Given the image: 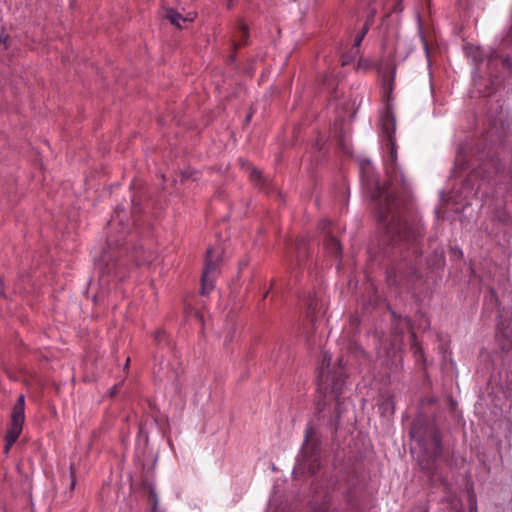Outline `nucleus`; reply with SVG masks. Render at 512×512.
I'll return each instance as SVG.
<instances>
[{
    "label": "nucleus",
    "mask_w": 512,
    "mask_h": 512,
    "mask_svg": "<svg viewBox=\"0 0 512 512\" xmlns=\"http://www.w3.org/2000/svg\"><path fill=\"white\" fill-rule=\"evenodd\" d=\"M373 199L379 223L386 233L389 244L396 246L401 257V261L388 270L387 283L390 287H407L417 276L422 226L406 218L402 211L403 201L398 198L390 185L377 184Z\"/></svg>",
    "instance_id": "1"
},
{
    "label": "nucleus",
    "mask_w": 512,
    "mask_h": 512,
    "mask_svg": "<svg viewBox=\"0 0 512 512\" xmlns=\"http://www.w3.org/2000/svg\"><path fill=\"white\" fill-rule=\"evenodd\" d=\"M331 355L323 354L322 363L319 367L318 390L323 394V401L319 402L317 409L322 413L327 403L335 402L333 414L330 416V425L336 430L345 413L351 408V402L344 395V373L342 360H339V367L334 371L330 370Z\"/></svg>",
    "instance_id": "2"
},
{
    "label": "nucleus",
    "mask_w": 512,
    "mask_h": 512,
    "mask_svg": "<svg viewBox=\"0 0 512 512\" xmlns=\"http://www.w3.org/2000/svg\"><path fill=\"white\" fill-rule=\"evenodd\" d=\"M411 438L417 443L419 453L417 461L422 470L434 474L435 461L441 456V437L436 425L424 418L413 421L410 429Z\"/></svg>",
    "instance_id": "3"
},
{
    "label": "nucleus",
    "mask_w": 512,
    "mask_h": 512,
    "mask_svg": "<svg viewBox=\"0 0 512 512\" xmlns=\"http://www.w3.org/2000/svg\"><path fill=\"white\" fill-rule=\"evenodd\" d=\"M380 127L382 136L386 138V145L389 150L388 154L384 158L386 174L390 178L391 184H401L403 187H406L407 183L405 176L396 163L397 151L394 139L396 120L389 108H387L381 115Z\"/></svg>",
    "instance_id": "4"
},
{
    "label": "nucleus",
    "mask_w": 512,
    "mask_h": 512,
    "mask_svg": "<svg viewBox=\"0 0 512 512\" xmlns=\"http://www.w3.org/2000/svg\"><path fill=\"white\" fill-rule=\"evenodd\" d=\"M320 468V441L316 429L308 424L305 430L304 443L298 455L294 474H315Z\"/></svg>",
    "instance_id": "5"
},
{
    "label": "nucleus",
    "mask_w": 512,
    "mask_h": 512,
    "mask_svg": "<svg viewBox=\"0 0 512 512\" xmlns=\"http://www.w3.org/2000/svg\"><path fill=\"white\" fill-rule=\"evenodd\" d=\"M126 250L125 248V251ZM123 251L124 248L119 247L118 244L114 246L110 241L108 242V249L103 251L98 262L101 292L95 296V299L97 297H103L104 289L109 286L112 280H120L123 278L122 266L117 263V257L121 256Z\"/></svg>",
    "instance_id": "6"
},
{
    "label": "nucleus",
    "mask_w": 512,
    "mask_h": 512,
    "mask_svg": "<svg viewBox=\"0 0 512 512\" xmlns=\"http://www.w3.org/2000/svg\"><path fill=\"white\" fill-rule=\"evenodd\" d=\"M221 249L210 247L207 249L202 273V294L206 295L213 288L218 273Z\"/></svg>",
    "instance_id": "7"
},
{
    "label": "nucleus",
    "mask_w": 512,
    "mask_h": 512,
    "mask_svg": "<svg viewBox=\"0 0 512 512\" xmlns=\"http://www.w3.org/2000/svg\"><path fill=\"white\" fill-rule=\"evenodd\" d=\"M25 419V397L24 395H19L16 404L13 407L11 414V426L6 434V445L5 452L7 453L10 447L16 442L18 439L23 423Z\"/></svg>",
    "instance_id": "8"
},
{
    "label": "nucleus",
    "mask_w": 512,
    "mask_h": 512,
    "mask_svg": "<svg viewBox=\"0 0 512 512\" xmlns=\"http://www.w3.org/2000/svg\"><path fill=\"white\" fill-rule=\"evenodd\" d=\"M369 7L370 8L366 22L355 35L354 44L350 51L351 57H354L359 53V46L369 30L370 23L373 21V18L377 13V8L375 6L371 7V4H369Z\"/></svg>",
    "instance_id": "9"
},
{
    "label": "nucleus",
    "mask_w": 512,
    "mask_h": 512,
    "mask_svg": "<svg viewBox=\"0 0 512 512\" xmlns=\"http://www.w3.org/2000/svg\"><path fill=\"white\" fill-rule=\"evenodd\" d=\"M329 225L328 220H323L320 223V229L325 233V246L330 254L339 256L341 254V245L332 233L327 230Z\"/></svg>",
    "instance_id": "10"
},
{
    "label": "nucleus",
    "mask_w": 512,
    "mask_h": 512,
    "mask_svg": "<svg viewBox=\"0 0 512 512\" xmlns=\"http://www.w3.org/2000/svg\"><path fill=\"white\" fill-rule=\"evenodd\" d=\"M248 37V28L243 22H239L233 36V46L237 48L244 44Z\"/></svg>",
    "instance_id": "11"
},
{
    "label": "nucleus",
    "mask_w": 512,
    "mask_h": 512,
    "mask_svg": "<svg viewBox=\"0 0 512 512\" xmlns=\"http://www.w3.org/2000/svg\"><path fill=\"white\" fill-rule=\"evenodd\" d=\"M165 17L170 21L171 24H173L174 26H176L178 28L182 27V22H188V21L193 20L192 18L183 17L180 13H178L174 9H168L166 11Z\"/></svg>",
    "instance_id": "12"
},
{
    "label": "nucleus",
    "mask_w": 512,
    "mask_h": 512,
    "mask_svg": "<svg viewBox=\"0 0 512 512\" xmlns=\"http://www.w3.org/2000/svg\"><path fill=\"white\" fill-rule=\"evenodd\" d=\"M144 489L148 493V502L152 506V511L151 512H159L158 509H157L158 498H157L155 486L153 485V483H151L149 481H145L144 482Z\"/></svg>",
    "instance_id": "13"
},
{
    "label": "nucleus",
    "mask_w": 512,
    "mask_h": 512,
    "mask_svg": "<svg viewBox=\"0 0 512 512\" xmlns=\"http://www.w3.org/2000/svg\"><path fill=\"white\" fill-rule=\"evenodd\" d=\"M306 305H307V314L313 321L315 314L318 311L322 310L323 304H319L318 299L315 296L309 295V297L306 300Z\"/></svg>",
    "instance_id": "14"
},
{
    "label": "nucleus",
    "mask_w": 512,
    "mask_h": 512,
    "mask_svg": "<svg viewBox=\"0 0 512 512\" xmlns=\"http://www.w3.org/2000/svg\"><path fill=\"white\" fill-rule=\"evenodd\" d=\"M380 409L387 414H393L395 410V404L393 401V398L390 396H387L384 398L380 403Z\"/></svg>",
    "instance_id": "15"
},
{
    "label": "nucleus",
    "mask_w": 512,
    "mask_h": 512,
    "mask_svg": "<svg viewBox=\"0 0 512 512\" xmlns=\"http://www.w3.org/2000/svg\"><path fill=\"white\" fill-rule=\"evenodd\" d=\"M250 178L255 183L260 184L262 181L264 182V177L262 175V172L256 168H252L250 171Z\"/></svg>",
    "instance_id": "16"
},
{
    "label": "nucleus",
    "mask_w": 512,
    "mask_h": 512,
    "mask_svg": "<svg viewBox=\"0 0 512 512\" xmlns=\"http://www.w3.org/2000/svg\"><path fill=\"white\" fill-rule=\"evenodd\" d=\"M166 338V332L164 330H158L154 334V340L157 342V344L166 342Z\"/></svg>",
    "instance_id": "17"
},
{
    "label": "nucleus",
    "mask_w": 512,
    "mask_h": 512,
    "mask_svg": "<svg viewBox=\"0 0 512 512\" xmlns=\"http://www.w3.org/2000/svg\"><path fill=\"white\" fill-rule=\"evenodd\" d=\"M419 36L423 45L424 52L426 54L427 59L429 60V48H428V42L426 40L425 35L423 34L421 27H419Z\"/></svg>",
    "instance_id": "18"
},
{
    "label": "nucleus",
    "mask_w": 512,
    "mask_h": 512,
    "mask_svg": "<svg viewBox=\"0 0 512 512\" xmlns=\"http://www.w3.org/2000/svg\"><path fill=\"white\" fill-rule=\"evenodd\" d=\"M8 37H4L0 34V51H4L8 48Z\"/></svg>",
    "instance_id": "19"
},
{
    "label": "nucleus",
    "mask_w": 512,
    "mask_h": 512,
    "mask_svg": "<svg viewBox=\"0 0 512 512\" xmlns=\"http://www.w3.org/2000/svg\"><path fill=\"white\" fill-rule=\"evenodd\" d=\"M116 222H118L119 224L122 223V220L120 219V213L118 210L115 211V215L110 220L109 225H114Z\"/></svg>",
    "instance_id": "20"
},
{
    "label": "nucleus",
    "mask_w": 512,
    "mask_h": 512,
    "mask_svg": "<svg viewBox=\"0 0 512 512\" xmlns=\"http://www.w3.org/2000/svg\"><path fill=\"white\" fill-rule=\"evenodd\" d=\"M233 339L232 328L229 329L224 337V345L227 346Z\"/></svg>",
    "instance_id": "21"
},
{
    "label": "nucleus",
    "mask_w": 512,
    "mask_h": 512,
    "mask_svg": "<svg viewBox=\"0 0 512 512\" xmlns=\"http://www.w3.org/2000/svg\"><path fill=\"white\" fill-rule=\"evenodd\" d=\"M183 178H189V177H193V180H196L197 177H196V173H188L187 171L183 172Z\"/></svg>",
    "instance_id": "22"
},
{
    "label": "nucleus",
    "mask_w": 512,
    "mask_h": 512,
    "mask_svg": "<svg viewBox=\"0 0 512 512\" xmlns=\"http://www.w3.org/2000/svg\"><path fill=\"white\" fill-rule=\"evenodd\" d=\"M498 219L502 222H507L508 221V217L507 215L503 214L502 216H498Z\"/></svg>",
    "instance_id": "23"
},
{
    "label": "nucleus",
    "mask_w": 512,
    "mask_h": 512,
    "mask_svg": "<svg viewBox=\"0 0 512 512\" xmlns=\"http://www.w3.org/2000/svg\"><path fill=\"white\" fill-rule=\"evenodd\" d=\"M0 294H3V281L0 279Z\"/></svg>",
    "instance_id": "24"
},
{
    "label": "nucleus",
    "mask_w": 512,
    "mask_h": 512,
    "mask_svg": "<svg viewBox=\"0 0 512 512\" xmlns=\"http://www.w3.org/2000/svg\"><path fill=\"white\" fill-rule=\"evenodd\" d=\"M232 5H233V0H229L228 1V7H232Z\"/></svg>",
    "instance_id": "25"
},
{
    "label": "nucleus",
    "mask_w": 512,
    "mask_h": 512,
    "mask_svg": "<svg viewBox=\"0 0 512 512\" xmlns=\"http://www.w3.org/2000/svg\"><path fill=\"white\" fill-rule=\"evenodd\" d=\"M75 485V480L73 479L72 482H71V488H73Z\"/></svg>",
    "instance_id": "26"
},
{
    "label": "nucleus",
    "mask_w": 512,
    "mask_h": 512,
    "mask_svg": "<svg viewBox=\"0 0 512 512\" xmlns=\"http://www.w3.org/2000/svg\"><path fill=\"white\" fill-rule=\"evenodd\" d=\"M348 63H349V61H348V60H344V61H343V65H347Z\"/></svg>",
    "instance_id": "27"
},
{
    "label": "nucleus",
    "mask_w": 512,
    "mask_h": 512,
    "mask_svg": "<svg viewBox=\"0 0 512 512\" xmlns=\"http://www.w3.org/2000/svg\"><path fill=\"white\" fill-rule=\"evenodd\" d=\"M404 321H405V324H406V325H409V321H408V319H406V318H405V319H404Z\"/></svg>",
    "instance_id": "28"
},
{
    "label": "nucleus",
    "mask_w": 512,
    "mask_h": 512,
    "mask_svg": "<svg viewBox=\"0 0 512 512\" xmlns=\"http://www.w3.org/2000/svg\"><path fill=\"white\" fill-rule=\"evenodd\" d=\"M400 45H401L400 43H397V50L400 49Z\"/></svg>",
    "instance_id": "29"
},
{
    "label": "nucleus",
    "mask_w": 512,
    "mask_h": 512,
    "mask_svg": "<svg viewBox=\"0 0 512 512\" xmlns=\"http://www.w3.org/2000/svg\"><path fill=\"white\" fill-rule=\"evenodd\" d=\"M297 250H300V244L297 243Z\"/></svg>",
    "instance_id": "30"
}]
</instances>
